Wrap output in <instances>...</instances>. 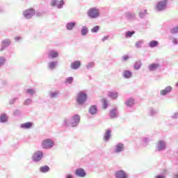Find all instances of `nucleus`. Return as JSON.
Masks as SVG:
<instances>
[{
  "label": "nucleus",
  "mask_w": 178,
  "mask_h": 178,
  "mask_svg": "<svg viewBox=\"0 0 178 178\" xmlns=\"http://www.w3.org/2000/svg\"><path fill=\"white\" fill-rule=\"evenodd\" d=\"M65 3V0H51L49 5L51 8H56L57 9H63Z\"/></svg>",
  "instance_id": "20e7f679"
},
{
  "label": "nucleus",
  "mask_w": 178,
  "mask_h": 178,
  "mask_svg": "<svg viewBox=\"0 0 178 178\" xmlns=\"http://www.w3.org/2000/svg\"><path fill=\"white\" fill-rule=\"evenodd\" d=\"M178 118V113L175 112L171 115V119L176 120Z\"/></svg>",
  "instance_id": "8fccbe9b"
},
{
  "label": "nucleus",
  "mask_w": 178,
  "mask_h": 178,
  "mask_svg": "<svg viewBox=\"0 0 178 178\" xmlns=\"http://www.w3.org/2000/svg\"><path fill=\"white\" fill-rule=\"evenodd\" d=\"M44 158V152L38 150L34 152L32 155L33 162H40Z\"/></svg>",
  "instance_id": "0eeeda50"
},
{
  "label": "nucleus",
  "mask_w": 178,
  "mask_h": 178,
  "mask_svg": "<svg viewBox=\"0 0 178 178\" xmlns=\"http://www.w3.org/2000/svg\"><path fill=\"white\" fill-rule=\"evenodd\" d=\"M15 41L17 42L18 41H20L22 40L21 37L17 36L15 38Z\"/></svg>",
  "instance_id": "5fc2aeb1"
},
{
  "label": "nucleus",
  "mask_w": 178,
  "mask_h": 178,
  "mask_svg": "<svg viewBox=\"0 0 178 178\" xmlns=\"http://www.w3.org/2000/svg\"><path fill=\"white\" fill-rule=\"evenodd\" d=\"M20 110H15L14 112H13V115L14 116H20Z\"/></svg>",
  "instance_id": "09e8293b"
},
{
  "label": "nucleus",
  "mask_w": 178,
  "mask_h": 178,
  "mask_svg": "<svg viewBox=\"0 0 178 178\" xmlns=\"http://www.w3.org/2000/svg\"><path fill=\"white\" fill-rule=\"evenodd\" d=\"M97 112H98V107L96 105H92L89 108L88 113L90 115H97Z\"/></svg>",
  "instance_id": "412c9836"
},
{
  "label": "nucleus",
  "mask_w": 178,
  "mask_h": 178,
  "mask_svg": "<svg viewBox=\"0 0 178 178\" xmlns=\"http://www.w3.org/2000/svg\"><path fill=\"white\" fill-rule=\"evenodd\" d=\"M125 17L128 20H134V19H136V13L128 11L125 13Z\"/></svg>",
  "instance_id": "a211bd4d"
},
{
  "label": "nucleus",
  "mask_w": 178,
  "mask_h": 178,
  "mask_svg": "<svg viewBox=\"0 0 178 178\" xmlns=\"http://www.w3.org/2000/svg\"><path fill=\"white\" fill-rule=\"evenodd\" d=\"M156 113H158L157 110H155L153 108H150L149 109V115L150 116H155V115H156Z\"/></svg>",
  "instance_id": "4c0bfd02"
},
{
  "label": "nucleus",
  "mask_w": 178,
  "mask_h": 178,
  "mask_svg": "<svg viewBox=\"0 0 178 178\" xmlns=\"http://www.w3.org/2000/svg\"><path fill=\"white\" fill-rule=\"evenodd\" d=\"M56 66H58V61H51L48 63V67L49 69H50L51 70H55V68L56 67Z\"/></svg>",
  "instance_id": "b1692460"
},
{
  "label": "nucleus",
  "mask_w": 178,
  "mask_h": 178,
  "mask_svg": "<svg viewBox=\"0 0 178 178\" xmlns=\"http://www.w3.org/2000/svg\"><path fill=\"white\" fill-rule=\"evenodd\" d=\"M47 55L49 59H55V58H58L59 53L55 49H50L49 50Z\"/></svg>",
  "instance_id": "9b49d317"
},
{
  "label": "nucleus",
  "mask_w": 178,
  "mask_h": 178,
  "mask_svg": "<svg viewBox=\"0 0 178 178\" xmlns=\"http://www.w3.org/2000/svg\"><path fill=\"white\" fill-rule=\"evenodd\" d=\"M145 15H147V10H144L143 12H140L139 13V17L140 19H144V17H145Z\"/></svg>",
  "instance_id": "c03bdc74"
},
{
  "label": "nucleus",
  "mask_w": 178,
  "mask_h": 178,
  "mask_svg": "<svg viewBox=\"0 0 178 178\" xmlns=\"http://www.w3.org/2000/svg\"><path fill=\"white\" fill-rule=\"evenodd\" d=\"M81 34L82 36L87 35L88 34V27L83 26L81 29Z\"/></svg>",
  "instance_id": "c85d7f7f"
},
{
  "label": "nucleus",
  "mask_w": 178,
  "mask_h": 178,
  "mask_svg": "<svg viewBox=\"0 0 178 178\" xmlns=\"http://www.w3.org/2000/svg\"><path fill=\"white\" fill-rule=\"evenodd\" d=\"M159 45V42L156 40H152L149 43V48H156V47H158Z\"/></svg>",
  "instance_id": "7c9ffc66"
},
{
  "label": "nucleus",
  "mask_w": 178,
  "mask_h": 178,
  "mask_svg": "<svg viewBox=\"0 0 178 178\" xmlns=\"http://www.w3.org/2000/svg\"><path fill=\"white\" fill-rule=\"evenodd\" d=\"M58 95H59V91L56 90L55 92H51L49 93L50 98H58Z\"/></svg>",
  "instance_id": "f704fd0d"
},
{
  "label": "nucleus",
  "mask_w": 178,
  "mask_h": 178,
  "mask_svg": "<svg viewBox=\"0 0 178 178\" xmlns=\"http://www.w3.org/2000/svg\"><path fill=\"white\" fill-rule=\"evenodd\" d=\"M123 151H124V144L122 143H118L115 145L114 152H115V154H119L120 152H123Z\"/></svg>",
  "instance_id": "ddd939ff"
},
{
  "label": "nucleus",
  "mask_w": 178,
  "mask_h": 178,
  "mask_svg": "<svg viewBox=\"0 0 178 178\" xmlns=\"http://www.w3.org/2000/svg\"><path fill=\"white\" fill-rule=\"evenodd\" d=\"M12 44L10 39H4L1 41L0 51H5Z\"/></svg>",
  "instance_id": "1a4fd4ad"
},
{
  "label": "nucleus",
  "mask_w": 178,
  "mask_h": 178,
  "mask_svg": "<svg viewBox=\"0 0 178 178\" xmlns=\"http://www.w3.org/2000/svg\"><path fill=\"white\" fill-rule=\"evenodd\" d=\"M81 66V62L80 60L74 61L71 63V69L76 70Z\"/></svg>",
  "instance_id": "aec40b11"
},
{
  "label": "nucleus",
  "mask_w": 178,
  "mask_h": 178,
  "mask_svg": "<svg viewBox=\"0 0 178 178\" xmlns=\"http://www.w3.org/2000/svg\"><path fill=\"white\" fill-rule=\"evenodd\" d=\"M99 31V26L97 25L91 29V33H98Z\"/></svg>",
  "instance_id": "37998d69"
},
{
  "label": "nucleus",
  "mask_w": 178,
  "mask_h": 178,
  "mask_svg": "<svg viewBox=\"0 0 178 178\" xmlns=\"http://www.w3.org/2000/svg\"><path fill=\"white\" fill-rule=\"evenodd\" d=\"M73 80H74L73 77L70 76L65 79V84H72V83H73Z\"/></svg>",
  "instance_id": "a19ab883"
},
{
  "label": "nucleus",
  "mask_w": 178,
  "mask_h": 178,
  "mask_svg": "<svg viewBox=\"0 0 178 178\" xmlns=\"http://www.w3.org/2000/svg\"><path fill=\"white\" fill-rule=\"evenodd\" d=\"M76 22H70L66 24L65 27L66 30H68L69 31H72L74 27H76Z\"/></svg>",
  "instance_id": "6ab92c4d"
},
{
  "label": "nucleus",
  "mask_w": 178,
  "mask_h": 178,
  "mask_svg": "<svg viewBox=\"0 0 178 178\" xmlns=\"http://www.w3.org/2000/svg\"><path fill=\"white\" fill-rule=\"evenodd\" d=\"M35 92H36L35 89L29 88L26 90V94H29L30 97H33V95H34Z\"/></svg>",
  "instance_id": "c9c22d12"
},
{
  "label": "nucleus",
  "mask_w": 178,
  "mask_h": 178,
  "mask_svg": "<svg viewBox=\"0 0 178 178\" xmlns=\"http://www.w3.org/2000/svg\"><path fill=\"white\" fill-rule=\"evenodd\" d=\"M65 178H73V176L72 175H67Z\"/></svg>",
  "instance_id": "4d7b16f0"
},
{
  "label": "nucleus",
  "mask_w": 178,
  "mask_h": 178,
  "mask_svg": "<svg viewBox=\"0 0 178 178\" xmlns=\"http://www.w3.org/2000/svg\"><path fill=\"white\" fill-rule=\"evenodd\" d=\"M36 15V16H42V13H40V12H38L36 13H35Z\"/></svg>",
  "instance_id": "6e6d98bb"
},
{
  "label": "nucleus",
  "mask_w": 178,
  "mask_h": 178,
  "mask_svg": "<svg viewBox=\"0 0 178 178\" xmlns=\"http://www.w3.org/2000/svg\"><path fill=\"white\" fill-rule=\"evenodd\" d=\"M24 17L25 19H31L34 15H35V10L34 8H29L23 13Z\"/></svg>",
  "instance_id": "6e6552de"
},
{
  "label": "nucleus",
  "mask_w": 178,
  "mask_h": 178,
  "mask_svg": "<svg viewBox=\"0 0 178 178\" xmlns=\"http://www.w3.org/2000/svg\"><path fill=\"white\" fill-rule=\"evenodd\" d=\"M106 40H109V35L104 36V37L102 39V42H105V41H106Z\"/></svg>",
  "instance_id": "603ef678"
},
{
  "label": "nucleus",
  "mask_w": 178,
  "mask_h": 178,
  "mask_svg": "<svg viewBox=\"0 0 178 178\" xmlns=\"http://www.w3.org/2000/svg\"><path fill=\"white\" fill-rule=\"evenodd\" d=\"M129 59H130L129 55H125L122 57V60H123V62H126V60H129Z\"/></svg>",
  "instance_id": "de8ad7c7"
},
{
  "label": "nucleus",
  "mask_w": 178,
  "mask_h": 178,
  "mask_svg": "<svg viewBox=\"0 0 178 178\" xmlns=\"http://www.w3.org/2000/svg\"><path fill=\"white\" fill-rule=\"evenodd\" d=\"M54 145H55V142L52 139L47 138L42 142L43 149H51Z\"/></svg>",
  "instance_id": "39448f33"
},
{
  "label": "nucleus",
  "mask_w": 178,
  "mask_h": 178,
  "mask_svg": "<svg viewBox=\"0 0 178 178\" xmlns=\"http://www.w3.org/2000/svg\"><path fill=\"white\" fill-rule=\"evenodd\" d=\"M143 44H144V40H138V41L136 42V43L135 44V47H136V48H137L138 49H140V48H141V47H143Z\"/></svg>",
  "instance_id": "72a5a7b5"
},
{
  "label": "nucleus",
  "mask_w": 178,
  "mask_h": 178,
  "mask_svg": "<svg viewBox=\"0 0 178 178\" xmlns=\"http://www.w3.org/2000/svg\"><path fill=\"white\" fill-rule=\"evenodd\" d=\"M174 178H178V174L174 175Z\"/></svg>",
  "instance_id": "bf43d9fd"
},
{
  "label": "nucleus",
  "mask_w": 178,
  "mask_h": 178,
  "mask_svg": "<svg viewBox=\"0 0 178 178\" xmlns=\"http://www.w3.org/2000/svg\"><path fill=\"white\" fill-rule=\"evenodd\" d=\"M172 90H173V88H172V86H166L164 89L160 91V95L165 97V95H168V94H170Z\"/></svg>",
  "instance_id": "f8f14e48"
},
{
  "label": "nucleus",
  "mask_w": 178,
  "mask_h": 178,
  "mask_svg": "<svg viewBox=\"0 0 178 178\" xmlns=\"http://www.w3.org/2000/svg\"><path fill=\"white\" fill-rule=\"evenodd\" d=\"M103 101V108L104 109H106L108 108V100L106 99H102Z\"/></svg>",
  "instance_id": "a18cd8bd"
},
{
  "label": "nucleus",
  "mask_w": 178,
  "mask_h": 178,
  "mask_svg": "<svg viewBox=\"0 0 178 178\" xmlns=\"http://www.w3.org/2000/svg\"><path fill=\"white\" fill-rule=\"evenodd\" d=\"M166 8H168V0H161L157 2L155 10L156 12H163V10H166Z\"/></svg>",
  "instance_id": "7ed1b4c3"
},
{
  "label": "nucleus",
  "mask_w": 178,
  "mask_h": 178,
  "mask_svg": "<svg viewBox=\"0 0 178 178\" xmlns=\"http://www.w3.org/2000/svg\"><path fill=\"white\" fill-rule=\"evenodd\" d=\"M109 116L111 119H115L119 117V111H118V108L115 107L110 111Z\"/></svg>",
  "instance_id": "2eb2a0df"
},
{
  "label": "nucleus",
  "mask_w": 178,
  "mask_h": 178,
  "mask_svg": "<svg viewBox=\"0 0 178 178\" xmlns=\"http://www.w3.org/2000/svg\"><path fill=\"white\" fill-rule=\"evenodd\" d=\"M143 147H147V145H148V143H149L151 140L149 139V138H143Z\"/></svg>",
  "instance_id": "58836bf2"
},
{
  "label": "nucleus",
  "mask_w": 178,
  "mask_h": 178,
  "mask_svg": "<svg viewBox=\"0 0 178 178\" xmlns=\"http://www.w3.org/2000/svg\"><path fill=\"white\" fill-rule=\"evenodd\" d=\"M122 76H123L124 79H131V77L133 76V72H131L129 71V70H124V71L122 72Z\"/></svg>",
  "instance_id": "4be33fe9"
},
{
  "label": "nucleus",
  "mask_w": 178,
  "mask_h": 178,
  "mask_svg": "<svg viewBox=\"0 0 178 178\" xmlns=\"http://www.w3.org/2000/svg\"><path fill=\"white\" fill-rule=\"evenodd\" d=\"M158 67H161V65L159 63H152V65H149L148 69L150 72H154V70H156Z\"/></svg>",
  "instance_id": "5701e85b"
},
{
  "label": "nucleus",
  "mask_w": 178,
  "mask_h": 178,
  "mask_svg": "<svg viewBox=\"0 0 178 178\" xmlns=\"http://www.w3.org/2000/svg\"><path fill=\"white\" fill-rule=\"evenodd\" d=\"M3 13V8L0 7V13Z\"/></svg>",
  "instance_id": "13d9d810"
},
{
  "label": "nucleus",
  "mask_w": 178,
  "mask_h": 178,
  "mask_svg": "<svg viewBox=\"0 0 178 178\" xmlns=\"http://www.w3.org/2000/svg\"><path fill=\"white\" fill-rule=\"evenodd\" d=\"M155 178H166V176L164 175H159L155 177Z\"/></svg>",
  "instance_id": "864d4df0"
},
{
  "label": "nucleus",
  "mask_w": 178,
  "mask_h": 178,
  "mask_svg": "<svg viewBox=\"0 0 178 178\" xmlns=\"http://www.w3.org/2000/svg\"><path fill=\"white\" fill-rule=\"evenodd\" d=\"M95 67V63L94 61L88 63L85 67L87 70H91V69H93V67Z\"/></svg>",
  "instance_id": "c756f323"
},
{
  "label": "nucleus",
  "mask_w": 178,
  "mask_h": 178,
  "mask_svg": "<svg viewBox=\"0 0 178 178\" xmlns=\"http://www.w3.org/2000/svg\"><path fill=\"white\" fill-rule=\"evenodd\" d=\"M115 176L116 178H127V175H126V172L122 170L116 171Z\"/></svg>",
  "instance_id": "dca6fc26"
},
{
  "label": "nucleus",
  "mask_w": 178,
  "mask_h": 178,
  "mask_svg": "<svg viewBox=\"0 0 178 178\" xmlns=\"http://www.w3.org/2000/svg\"><path fill=\"white\" fill-rule=\"evenodd\" d=\"M99 9L97 8H92L88 11V16L90 19H97V17H99Z\"/></svg>",
  "instance_id": "423d86ee"
},
{
  "label": "nucleus",
  "mask_w": 178,
  "mask_h": 178,
  "mask_svg": "<svg viewBox=\"0 0 178 178\" xmlns=\"http://www.w3.org/2000/svg\"><path fill=\"white\" fill-rule=\"evenodd\" d=\"M141 66H143V62H141V60H138L135 62L134 68L135 70H140V69H141Z\"/></svg>",
  "instance_id": "cd10ccee"
},
{
  "label": "nucleus",
  "mask_w": 178,
  "mask_h": 178,
  "mask_svg": "<svg viewBox=\"0 0 178 178\" xmlns=\"http://www.w3.org/2000/svg\"><path fill=\"white\" fill-rule=\"evenodd\" d=\"M134 31H128L125 33V38H131L133 37V35L134 34Z\"/></svg>",
  "instance_id": "e433bc0d"
},
{
  "label": "nucleus",
  "mask_w": 178,
  "mask_h": 178,
  "mask_svg": "<svg viewBox=\"0 0 178 178\" xmlns=\"http://www.w3.org/2000/svg\"><path fill=\"white\" fill-rule=\"evenodd\" d=\"M5 62H6V58L3 56H0V67L5 65Z\"/></svg>",
  "instance_id": "79ce46f5"
},
{
  "label": "nucleus",
  "mask_w": 178,
  "mask_h": 178,
  "mask_svg": "<svg viewBox=\"0 0 178 178\" xmlns=\"http://www.w3.org/2000/svg\"><path fill=\"white\" fill-rule=\"evenodd\" d=\"M75 175L77 177H86L87 173L83 168H78L75 170Z\"/></svg>",
  "instance_id": "4468645a"
},
{
  "label": "nucleus",
  "mask_w": 178,
  "mask_h": 178,
  "mask_svg": "<svg viewBox=\"0 0 178 178\" xmlns=\"http://www.w3.org/2000/svg\"><path fill=\"white\" fill-rule=\"evenodd\" d=\"M134 104H135V100L133 97H130L125 102L124 104L126 105V106H127L128 108H133V106H134Z\"/></svg>",
  "instance_id": "f3484780"
},
{
  "label": "nucleus",
  "mask_w": 178,
  "mask_h": 178,
  "mask_svg": "<svg viewBox=\"0 0 178 178\" xmlns=\"http://www.w3.org/2000/svg\"><path fill=\"white\" fill-rule=\"evenodd\" d=\"M31 102H33V99L28 98L24 102V105L25 106H27L29 105H31Z\"/></svg>",
  "instance_id": "ea45409f"
},
{
  "label": "nucleus",
  "mask_w": 178,
  "mask_h": 178,
  "mask_svg": "<svg viewBox=\"0 0 178 178\" xmlns=\"http://www.w3.org/2000/svg\"><path fill=\"white\" fill-rule=\"evenodd\" d=\"M156 149L159 152H161V151H165V149H166V142L164 140L159 141L156 145Z\"/></svg>",
  "instance_id": "9d476101"
},
{
  "label": "nucleus",
  "mask_w": 178,
  "mask_h": 178,
  "mask_svg": "<svg viewBox=\"0 0 178 178\" xmlns=\"http://www.w3.org/2000/svg\"><path fill=\"white\" fill-rule=\"evenodd\" d=\"M108 97L111 98V99H116L119 97V93L118 92H108Z\"/></svg>",
  "instance_id": "a878e982"
},
{
  "label": "nucleus",
  "mask_w": 178,
  "mask_h": 178,
  "mask_svg": "<svg viewBox=\"0 0 178 178\" xmlns=\"http://www.w3.org/2000/svg\"><path fill=\"white\" fill-rule=\"evenodd\" d=\"M8 122V115L3 113L0 115V122L1 123H6Z\"/></svg>",
  "instance_id": "2f4dec72"
},
{
  "label": "nucleus",
  "mask_w": 178,
  "mask_h": 178,
  "mask_svg": "<svg viewBox=\"0 0 178 178\" xmlns=\"http://www.w3.org/2000/svg\"><path fill=\"white\" fill-rule=\"evenodd\" d=\"M172 40V42L174 45H178V40H177V38H171Z\"/></svg>",
  "instance_id": "49530a36"
},
{
  "label": "nucleus",
  "mask_w": 178,
  "mask_h": 178,
  "mask_svg": "<svg viewBox=\"0 0 178 178\" xmlns=\"http://www.w3.org/2000/svg\"><path fill=\"white\" fill-rule=\"evenodd\" d=\"M111 138V129H107L104 134V140L109 141Z\"/></svg>",
  "instance_id": "473e14b6"
},
{
  "label": "nucleus",
  "mask_w": 178,
  "mask_h": 178,
  "mask_svg": "<svg viewBox=\"0 0 178 178\" xmlns=\"http://www.w3.org/2000/svg\"><path fill=\"white\" fill-rule=\"evenodd\" d=\"M40 173H48V172H49L50 168L49 166L48 165H44V166H41L39 169Z\"/></svg>",
  "instance_id": "bb28decb"
},
{
  "label": "nucleus",
  "mask_w": 178,
  "mask_h": 178,
  "mask_svg": "<svg viewBox=\"0 0 178 178\" xmlns=\"http://www.w3.org/2000/svg\"><path fill=\"white\" fill-rule=\"evenodd\" d=\"M17 98H16V97H15V98L10 99V100L9 101L10 105H13V104H15V102H16V100H17Z\"/></svg>",
  "instance_id": "3c124183"
},
{
  "label": "nucleus",
  "mask_w": 178,
  "mask_h": 178,
  "mask_svg": "<svg viewBox=\"0 0 178 178\" xmlns=\"http://www.w3.org/2000/svg\"><path fill=\"white\" fill-rule=\"evenodd\" d=\"M20 127L21 129H31V127H33V122H29L26 123L21 124Z\"/></svg>",
  "instance_id": "393cba45"
},
{
  "label": "nucleus",
  "mask_w": 178,
  "mask_h": 178,
  "mask_svg": "<svg viewBox=\"0 0 178 178\" xmlns=\"http://www.w3.org/2000/svg\"><path fill=\"white\" fill-rule=\"evenodd\" d=\"M80 123V115L75 114L70 119L65 118L63 120V126L65 127H77Z\"/></svg>",
  "instance_id": "f257e3e1"
},
{
  "label": "nucleus",
  "mask_w": 178,
  "mask_h": 178,
  "mask_svg": "<svg viewBox=\"0 0 178 178\" xmlns=\"http://www.w3.org/2000/svg\"><path fill=\"white\" fill-rule=\"evenodd\" d=\"M88 95L84 91H81L77 94L76 103L78 105H84L87 102Z\"/></svg>",
  "instance_id": "f03ea898"
}]
</instances>
